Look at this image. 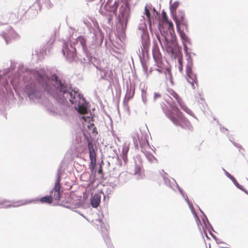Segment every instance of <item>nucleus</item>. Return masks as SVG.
Here are the masks:
<instances>
[{
    "label": "nucleus",
    "instance_id": "f257e3e1",
    "mask_svg": "<svg viewBox=\"0 0 248 248\" xmlns=\"http://www.w3.org/2000/svg\"><path fill=\"white\" fill-rule=\"evenodd\" d=\"M55 85L53 86L51 84V81L46 75H39L37 77V80L42 87V89L51 93V90L55 88L60 92L66 94L65 97L68 98L72 104H77L78 99H79L78 95L75 92L73 93L71 92L67 86L58 80L56 76H55Z\"/></svg>",
    "mask_w": 248,
    "mask_h": 248
},
{
    "label": "nucleus",
    "instance_id": "f03ea898",
    "mask_svg": "<svg viewBox=\"0 0 248 248\" xmlns=\"http://www.w3.org/2000/svg\"><path fill=\"white\" fill-rule=\"evenodd\" d=\"M170 109L165 111L166 116L176 126L184 129H190L192 126L183 113L176 106L170 105Z\"/></svg>",
    "mask_w": 248,
    "mask_h": 248
},
{
    "label": "nucleus",
    "instance_id": "7ed1b4c3",
    "mask_svg": "<svg viewBox=\"0 0 248 248\" xmlns=\"http://www.w3.org/2000/svg\"><path fill=\"white\" fill-rule=\"evenodd\" d=\"M152 54L154 61L155 62V65L157 68L155 69H153V68H151L149 73H147L148 66L146 64V62H142V65L143 70L146 73H147V76H149L150 75L153 74V72H157L159 74H161L164 72V71L162 55L156 42L154 43V45L152 48Z\"/></svg>",
    "mask_w": 248,
    "mask_h": 248
},
{
    "label": "nucleus",
    "instance_id": "20e7f679",
    "mask_svg": "<svg viewBox=\"0 0 248 248\" xmlns=\"http://www.w3.org/2000/svg\"><path fill=\"white\" fill-rule=\"evenodd\" d=\"M156 36L161 46L162 47L164 46L166 51L170 54L173 55L177 46L175 39L172 37L170 40L162 33L160 35L157 34Z\"/></svg>",
    "mask_w": 248,
    "mask_h": 248
},
{
    "label": "nucleus",
    "instance_id": "39448f33",
    "mask_svg": "<svg viewBox=\"0 0 248 248\" xmlns=\"http://www.w3.org/2000/svg\"><path fill=\"white\" fill-rule=\"evenodd\" d=\"M192 59L189 55L186 68V74L187 77V81L191 84L192 87L195 88L194 84L198 86V80L196 75L192 71Z\"/></svg>",
    "mask_w": 248,
    "mask_h": 248
},
{
    "label": "nucleus",
    "instance_id": "423d86ee",
    "mask_svg": "<svg viewBox=\"0 0 248 248\" xmlns=\"http://www.w3.org/2000/svg\"><path fill=\"white\" fill-rule=\"evenodd\" d=\"M120 13L118 15L119 22L122 25H126L128 19L130 16V9L127 4L122 5L119 9Z\"/></svg>",
    "mask_w": 248,
    "mask_h": 248
},
{
    "label": "nucleus",
    "instance_id": "0eeeda50",
    "mask_svg": "<svg viewBox=\"0 0 248 248\" xmlns=\"http://www.w3.org/2000/svg\"><path fill=\"white\" fill-rule=\"evenodd\" d=\"M175 20L176 24L177 31L181 39L185 41L188 42V37L186 36L184 31H183L182 30H180V23L182 22V21H184L186 20L185 14L182 12H179L178 15L175 17Z\"/></svg>",
    "mask_w": 248,
    "mask_h": 248
},
{
    "label": "nucleus",
    "instance_id": "6e6552de",
    "mask_svg": "<svg viewBox=\"0 0 248 248\" xmlns=\"http://www.w3.org/2000/svg\"><path fill=\"white\" fill-rule=\"evenodd\" d=\"M142 162L140 160H135L129 169V173L140 177L144 173Z\"/></svg>",
    "mask_w": 248,
    "mask_h": 248
},
{
    "label": "nucleus",
    "instance_id": "1a4fd4ad",
    "mask_svg": "<svg viewBox=\"0 0 248 248\" xmlns=\"http://www.w3.org/2000/svg\"><path fill=\"white\" fill-rule=\"evenodd\" d=\"M1 36L7 44L17 38L18 34L11 27H9L2 32Z\"/></svg>",
    "mask_w": 248,
    "mask_h": 248
},
{
    "label": "nucleus",
    "instance_id": "9d476101",
    "mask_svg": "<svg viewBox=\"0 0 248 248\" xmlns=\"http://www.w3.org/2000/svg\"><path fill=\"white\" fill-rule=\"evenodd\" d=\"M60 181L58 180L55 183V186L53 190L51 192L50 197H52V200L59 201L61 198L60 189Z\"/></svg>",
    "mask_w": 248,
    "mask_h": 248
},
{
    "label": "nucleus",
    "instance_id": "9b49d317",
    "mask_svg": "<svg viewBox=\"0 0 248 248\" xmlns=\"http://www.w3.org/2000/svg\"><path fill=\"white\" fill-rule=\"evenodd\" d=\"M112 1V0H108L104 7L106 11L110 12H113L114 14H116L119 6V1H115L114 6L111 8V9H110L108 8V4L111 3Z\"/></svg>",
    "mask_w": 248,
    "mask_h": 248
},
{
    "label": "nucleus",
    "instance_id": "f8f14e48",
    "mask_svg": "<svg viewBox=\"0 0 248 248\" xmlns=\"http://www.w3.org/2000/svg\"><path fill=\"white\" fill-rule=\"evenodd\" d=\"M101 196L98 194H95L91 201V204L94 208L97 207L100 202Z\"/></svg>",
    "mask_w": 248,
    "mask_h": 248
},
{
    "label": "nucleus",
    "instance_id": "ddd939ff",
    "mask_svg": "<svg viewBox=\"0 0 248 248\" xmlns=\"http://www.w3.org/2000/svg\"><path fill=\"white\" fill-rule=\"evenodd\" d=\"M62 53L64 56H66L68 59H73L76 56L75 52H71L69 50L67 46H65L62 48Z\"/></svg>",
    "mask_w": 248,
    "mask_h": 248
},
{
    "label": "nucleus",
    "instance_id": "4468645a",
    "mask_svg": "<svg viewBox=\"0 0 248 248\" xmlns=\"http://www.w3.org/2000/svg\"><path fill=\"white\" fill-rule=\"evenodd\" d=\"M11 206L10 201L0 198V208H8Z\"/></svg>",
    "mask_w": 248,
    "mask_h": 248
},
{
    "label": "nucleus",
    "instance_id": "2eb2a0df",
    "mask_svg": "<svg viewBox=\"0 0 248 248\" xmlns=\"http://www.w3.org/2000/svg\"><path fill=\"white\" fill-rule=\"evenodd\" d=\"M89 157L90 159V165L92 166L93 169L96 162L95 152L89 153Z\"/></svg>",
    "mask_w": 248,
    "mask_h": 248
},
{
    "label": "nucleus",
    "instance_id": "dca6fc26",
    "mask_svg": "<svg viewBox=\"0 0 248 248\" xmlns=\"http://www.w3.org/2000/svg\"><path fill=\"white\" fill-rule=\"evenodd\" d=\"M41 203L50 204L53 202L52 197L50 196H46L42 197L40 200Z\"/></svg>",
    "mask_w": 248,
    "mask_h": 248
},
{
    "label": "nucleus",
    "instance_id": "f3484780",
    "mask_svg": "<svg viewBox=\"0 0 248 248\" xmlns=\"http://www.w3.org/2000/svg\"><path fill=\"white\" fill-rule=\"evenodd\" d=\"M177 103L179 105L181 109H183L184 111L188 114L191 113V111L187 107L186 105L183 102L181 99L179 100Z\"/></svg>",
    "mask_w": 248,
    "mask_h": 248
},
{
    "label": "nucleus",
    "instance_id": "a211bd4d",
    "mask_svg": "<svg viewBox=\"0 0 248 248\" xmlns=\"http://www.w3.org/2000/svg\"><path fill=\"white\" fill-rule=\"evenodd\" d=\"M77 42L80 44L83 49L86 48V40L83 36H80L78 37Z\"/></svg>",
    "mask_w": 248,
    "mask_h": 248
},
{
    "label": "nucleus",
    "instance_id": "6ab92c4d",
    "mask_svg": "<svg viewBox=\"0 0 248 248\" xmlns=\"http://www.w3.org/2000/svg\"><path fill=\"white\" fill-rule=\"evenodd\" d=\"M78 111L81 114H84L87 113V109L86 107L84 105H78Z\"/></svg>",
    "mask_w": 248,
    "mask_h": 248
},
{
    "label": "nucleus",
    "instance_id": "aec40b11",
    "mask_svg": "<svg viewBox=\"0 0 248 248\" xmlns=\"http://www.w3.org/2000/svg\"><path fill=\"white\" fill-rule=\"evenodd\" d=\"M179 3L178 1L174 2L170 6V11L172 15L176 12V9L178 7Z\"/></svg>",
    "mask_w": 248,
    "mask_h": 248
},
{
    "label": "nucleus",
    "instance_id": "412c9836",
    "mask_svg": "<svg viewBox=\"0 0 248 248\" xmlns=\"http://www.w3.org/2000/svg\"><path fill=\"white\" fill-rule=\"evenodd\" d=\"M145 15L146 16L148 21L150 24H151V17L149 10L147 9V7H145Z\"/></svg>",
    "mask_w": 248,
    "mask_h": 248
},
{
    "label": "nucleus",
    "instance_id": "4be33fe9",
    "mask_svg": "<svg viewBox=\"0 0 248 248\" xmlns=\"http://www.w3.org/2000/svg\"><path fill=\"white\" fill-rule=\"evenodd\" d=\"M180 30L182 28L183 30H186V31L188 30V27L187 22L186 20L182 21V22L180 23Z\"/></svg>",
    "mask_w": 248,
    "mask_h": 248
},
{
    "label": "nucleus",
    "instance_id": "5701e85b",
    "mask_svg": "<svg viewBox=\"0 0 248 248\" xmlns=\"http://www.w3.org/2000/svg\"><path fill=\"white\" fill-rule=\"evenodd\" d=\"M170 94L176 99L177 102L181 99L179 95L173 91H171L170 92Z\"/></svg>",
    "mask_w": 248,
    "mask_h": 248
},
{
    "label": "nucleus",
    "instance_id": "b1692460",
    "mask_svg": "<svg viewBox=\"0 0 248 248\" xmlns=\"http://www.w3.org/2000/svg\"><path fill=\"white\" fill-rule=\"evenodd\" d=\"M88 150H89V153L95 152L94 147H93V144H92V142H88Z\"/></svg>",
    "mask_w": 248,
    "mask_h": 248
},
{
    "label": "nucleus",
    "instance_id": "393cba45",
    "mask_svg": "<svg viewBox=\"0 0 248 248\" xmlns=\"http://www.w3.org/2000/svg\"><path fill=\"white\" fill-rule=\"evenodd\" d=\"M162 18H163V21L165 23H166L168 21H169V20L168 19V16H167V14H166V13L164 11H162Z\"/></svg>",
    "mask_w": 248,
    "mask_h": 248
},
{
    "label": "nucleus",
    "instance_id": "a878e982",
    "mask_svg": "<svg viewBox=\"0 0 248 248\" xmlns=\"http://www.w3.org/2000/svg\"><path fill=\"white\" fill-rule=\"evenodd\" d=\"M167 24H168V29L170 31L172 30L173 32H174V28H173V24L172 22L169 20L167 22L165 23Z\"/></svg>",
    "mask_w": 248,
    "mask_h": 248
},
{
    "label": "nucleus",
    "instance_id": "bb28decb",
    "mask_svg": "<svg viewBox=\"0 0 248 248\" xmlns=\"http://www.w3.org/2000/svg\"><path fill=\"white\" fill-rule=\"evenodd\" d=\"M31 202H32V201H20L17 202L18 203H19L18 204V206L24 205L27 204L28 203H31Z\"/></svg>",
    "mask_w": 248,
    "mask_h": 248
},
{
    "label": "nucleus",
    "instance_id": "cd10ccee",
    "mask_svg": "<svg viewBox=\"0 0 248 248\" xmlns=\"http://www.w3.org/2000/svg\"><path fill=\"white\" fill-rule=\"evenodd\" d=\"M122 157L124 161V162L125 163H126L128 160L126 152H123Z\"/></svg>",
    "mask_w": 248,
    "mask_h": 248
},
{
    "label": "nucleus",
    "instance_id": "c85d7f7f",
    "mask_svg": "<svg viewBox=\"0 0 248 248\" xmlns=\"http://www.w3.org/2000/svg\"><path fill=\"white\" fill-rule=\"evenodd\" d=\"M178 63H179V69L180 72H182L183 70V64H182V60L181 58H179L178 59Z\"/></svg>",
    "mask_w": 248,
    "mask_h": 248
},
{
    "label": "nucleus",
    "instance_id": "c756f323",
    "mask_svg": "<svg viewBox=\"0 0 248 248\" xmlns=\"http://www.w3.org/2000/svg\"><path fill=\"white\" fill-rule=\"evenodd\" d=\"M182 40H183V44L184 45V50H185V52L187 54V47L186 44V43H190V40H189V41L187 42V41H185L183 40V39H182Z\"/></svg>",
    "mask_w": 248,
    "mask_h": 248
},
{
    "label": "nucleus",
    "instance_id": "7c9ffc66",
    "mask_svg": "<svg viewBox=\"0 0 248 248\" xmlns=\"http://www.w3.org/2000/svg\"><path fill=\"white\" fill-rule=\"evenodd\" d=\"M146 156L150 161H152V159L154 158V157L150 154H147Z\"/></svg>",
    "mask_w": 248,
    "mask_h": 248
},
{
    "label": "nucleus",
    "instance_id": "2f4dec72",
    "mask_svg": "<svg viewBox=\"0 0 248 248\" xmlns=\"http://www.w3.org/2000/svg\"><path fill=\"white\" fill-rule=\"evenodd\" d=\"M192 213H193V215L195 217L197 220H198L199 221H200V220H199V218H198V216H197V214H196V212L194 210V209H193L192 210Z\"/></svg>",
    "mask_w": 248,
    "mask_h": 248
},
{
    "label": "nucleus",
    "instance_id": "473e14b6",
    "mask_svg": "<svg viewBox=\"0 0 248 248\" xmlns=\"http://www.w3.org/2000/svg\"><path fill=\"white\" fill-rule=\"evenodd\" d=\"M160 96H161L160 94L158 93H155L154 94V99H155L159 98Z\"/></svg>",
    "mask_w": 248,
    "mask_h": 248
},
{
    "label": "nucleus",
    "instance_id": "72a5a7b5",
    "mask_svg": "<svg viewBox=\"0 0 248 248\" xmlns=\"http://www.w3.org/2000/svg\"><path fill=\"white\" fill-rule=\"evenodd\" d=\"M98 173L99 174H102L103 173V169H102V167L101 166H100L99 169H98Z\"/></svg>",
    "mask_w": 248,
    "mask_h": 248
},
{
    "label": "nucleus",
    "instance_id": "f704fd0d",
    "mask_svg": "<svg viewBox=\"0 0 248 248\" xmlns=\"http://www.w3.org/2000/svg\"><path fill=\"white\" fill-rule=\"evenodd\" d=\"M108 22L109 24H110V23H112V16L109 17V18L108 19Z\"/></svg>",
    "mask_w": 248,
    "mask_h": 248
},
{
    "label": "nucleus",
    "instance_id": "c9c22d12",
    "mask_svg": "<svg viewBox=\"0 0 248 248\" xmlns=\"http://www.w3.org/2000/svg\"><path fill=\"white\" fill-rule=\"evenodd\" d=\"M35 93V91H28V93H29V95H31V94H33Z\"/></svg>",
    "mask_w": 248,
    "mask_h": 248
},
{
    "label": "nucleus",
    "instance_id": "e433bc0d",
    "mask_svg": "<svg viewBox=\"0 0 248 248\" xmlns=\"http://www.w3.org/2000/svg\"><path fill=\"white\" fill-rule=\"evenodd\" d=\"M114 6V3H113V5H111V3L110 4H108V8H109L110 9H111V8Z\"/></svg>",
    "mask_w": 248,
    "mask_h": 248
},
{
    "label": "nucleus",
    "instance_id": "4c0bfd02",
    "mask_svg": "<svg viewBox=\"0 0 248 248\" xmlns=\"http://www.w3.org/2000/svg\"><path fill=\"white\" fill-rule=\"evenodd\" d=\"M149 46V44L148 43H146L145 44L143 45V46H144V49H146V47H148Z\"/></svg>",
    "mask_w": 248,
    "mask_h": 248
},
{
    "label": "nucleus",
    "instance_id": "58836bf2",
    "mask_svg": "<svg viewBox=\"0 0 248 248\" xmlns=\"http://www.w3.org/2000/svg\"><path fill=\"white\" fill-rule=\"evenodd\" d=\"M167 71L168 73L171 76L170 71V70H167Z\"/></svg>",
    "mask_w": 248,
    "mask_h": 248
},
{
    "label": "nucleus",
    "instance_id": "ea45409f",
    "mask_svg": "<svg viewBox=\"0 0 248 248\" xmlns=\"http://www.w3.org/2000/svg\"><path fill=\"white\" fill-rule=\"evenodd\" d=\"M82 119H83L85 121H86L85 117L84 116L82 117Z\"/></svg>",
    "mask_w": 248,
    "mask_h": 248
},
{
    "label": "nucleus",
    "instance_id": "a19ab883",
    "mask_svg": "<svg viewBox=\"0 0 248 248\" xmlns=\"http://www.w3.org/2000/svg\"><path fill=\"white\" fill-rule=\"evenodd\" d=\"M21 16H21V15H20V17H19V16L18 15V16H17V19H18V18H19V17L20 18L21 17Z\"/></svg>",
    "mask_w": 248,
    "mask_h": 248
},
{
    "label": "nucleus",
    "instance_id": "79ce46f5",
    "mask_svg": "<svg viewBox=\"0 0 248 248\" xmlns=\"http://www.w3.org/2000/svg\"><path fill=\"white\" fill-rule=\"evenodd\" d=\"M246 193L248 195V192L245 191Z\"/></svg>",
    "mask_w": 248,
    "mask_h": 248
},
{
    "label": "nucleus",
    "instance_id": "37998d69",
    "mask_svg": "<svg viewBox=\"0 0 248 248\" xmlns=\"http://www.w3.org/2000/svg\"><path fill=\"white\" fill-rule=\"evenodd\" d=\"M154 77H156V75H155V74H154Z\"/></svg>",
    "mask_w": 248,
    "mask_h": 248
}]
</instances>
